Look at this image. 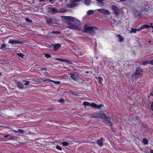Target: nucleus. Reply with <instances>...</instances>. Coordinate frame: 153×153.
<instances>
[{
	"label": "nucleus",
	"instance_id": "obj_1",
	"mask_svg": "<svg viewBox=\"0 0 153 153\" xmlns=\"http://www.w3.org/2000/svg\"><path fill=\"white\" fill-rule=\"evenodd\" d=\"M72 19L73 17L71 16H64L63 20L68 25L67 26L68 28L74 30H78L79 29L78 26L70 23L71 22Z\"/></svg>",
	"mask_w": 153,
	"mask_h": 153
},
{
	"label": "nucleus",
	"instance_id": "obj_2",
	"mask_svg": "<svg viewBox=\"0 0 153 153\" xmlns=\"http://www.w3.org/2000/svg\"><path fill=\"white\" fill-rule=\"evenodd\" d=\"M100 116L101 119L104 123L108 124L109 126H111V127L112 126V123L109 120V118L105 114L102 113Z\"/></svg>",
	"mask_w": 153,
	"mask_h": 153
},
{
	"label": "nucleus",
	"instance_id": "obj_3",
	"mask_svg": "<svg viewBox=\"0 0 153 153\" xmlns=\"http://www.w3.org/2000/svg\"><path fill=\"white\" fill-rule=\"evenodd\" d=\"M143 70L140 67H137L135 72V78L138 79L140 76H142Z\"/></svg>",
	"mask_w": 153,
	"mask_h": 153
},
{
	"label": "nucleus",
	"instance_id": "obj_4",
	"mask_svg": "<svg viewBox=\"0 0 153 153\" xmlns=\"http://www.w3.org/2000/svg\"><path fill=\"white\" fill-rule=\"evenodd\" d=\"M104 105L103 104H101L100 105H97L95 103L92 102L91 103V107L100 110V108L103 106Z\"/></svg>",
	"mask_w": 153,
	"mask_h": 153
},
{
	"label": "nucleus",
	"instance_id": "obj_5",
	"mask_svg": "<svg viewBox=\"0 0 153 153\" xmlns=\"http://www.w3.org/2000/svg\"><path fill=\"white\" fill-rule=\"evenodd\" d=\"M96 29L97 27L95 26H88L86 25H85L84 26V30L85 32Z\"/></svg>",
	"mask_w": 153,
	"mask_h": 153
},
{
	"label": "nucleus",
	"instance_id": "obj_6",
	"mask_svg": "<svg viewBox=\"0 0 153 153\" xmlns=\"http://www.w3.org/2000/svg\"><path fill=\"white\" fill-rule=\"evenodd\" d=\"M8 43L13 44H17L20 45H22L23 42L21 41L14 40L13 39H10L9 40Z\"/></svg>",
	"mask_w": 153,
	"mask_h": 153
},
{
	"label": "nucleus",
	"instance_id": "obj_7",
	"mask_svg": "<svg viewBox=\"0 0 153 153\" xmlns=\"http://www.w3.org/2000/svg\"><path fill=\"white\" fill-rule=\"evenodd\" d=\"M97 11L100 13L105 15H109L110 14V12L108 10L105 9H98L97 10Z\"/></svg>",
	"mask_w": 153,
	"mask_h": 153
},
{
	"label": "nucleus",
	"instance_id": "obj_8",
	"mask_svg": "<svg viewBox=\"0 0 153 153\" xmlns=\"http://www.w3.org/2000/svg\"><path fill=\"white\" fill-rule=\"evenodd\" d=\"M111 8L116 15H118L120 13V9L115 5H112Z\"/></svg>",
	"mask_w": 153,
	"mask_h": 153
},
{
	"label": "nucleus",
	"instance_id": "obj_9",
	"mask_svg": "<svg viewBox=\"0 0 153 153\" xmlns=\"http://www.w3.org/2000/svg\"><path fill=\"white\" fill-rule=\"evenodd\" d=\"M69 75L72 79L75 81H76L79 79V77L78 75H76L74 74L71 73Z\"/></svg>",
	"mask_w": 153,
	"mask_h": 153
},
{
	"label": "nucleus",
	"instance_id": "obj_10",
	"mask_svg": "<svg viewBox=\"0 0 153 153\" xmlns=\"http://www.w3.org/2000/svg\"><path fill=\"white\" fill-rule=\"evenodd\" d=\"M56 60L62 62H66L68 64H73L71 61L68 59H64L60 58H56Z\"/></svg>",
	"mask_w": 153,
	"mask_h": 153
},
{
	"label": "nucleus",
	"instance_id": "obj_11",
	"mask_svg": "<svg viewBox=\"0 0 153 153\" xmlns=\"http://www.w3.org/2000/svg\"><path fill=\"white\" fill-rule=\"evenodd\" d=\"M48 9L49 12L53 14L58 12L57 10L54 7H49L48 8Z\"/></svg>",
	"mask_w": 153,
	"mask_h": 153
},
{
	"label": "nucleus",
	"instance_id": "obj_12",
	"mask_svg": "<svg viewBox=\"0 0 153 153\" xmlns=\"http://www.w3.org/2000/svg\"><path fill=\"white\" fill-rule=\"evenodd\" d=\"M134 14L135 15L137 18H140L142 16V14H141L140 12L137 10H135L134 12Z\"/></svg>",
	"mask_w": 153,
	"mask_h": 153
},
{
	"label": "nucleus",
	"instance_id": "obj_13",
	"mask_svg": "<svg viewBox=\"0 0 153 153\" xmlns=\"http://www.w3.org/2000/svg\"><path fill=\"white\" fill-rule=\"evenodd\" d=\"M11 130L13 131L15 133H19L21 134H24V131L21 129H19L18 130H16L13 129H11Z\"/></svg>",
	"mask_w": 153,
	"mask_h": 153
},
{
	"label": "nucleus",
	"instance_id": "obj_14",
	"mask_svg": "<svg viewBox=\"0 0 153 153\" xmlns=\"http://www.w3.org/2000/svg\"><path fill=\"white\" fill-rule=\"evenodd\" d=\"M103 138L101 137L100 139L98 140L97 142V144L100 146H102L103 145Z\"/></svg>",
	"mask_w": 153,
	"mask_h": 153
},
{
	"label": "nucleus",
	"instance_id": "obj_15",
	"mask_svg": "<svg viewBox=\"0 0 153 153\" xmlns=\"http://www.w3.org/2000/svg\"><path fill=\"white\" fill-rule=\"evenodd\" d=\"M61 47V45L59 44H56L54 45L53 50L54 51H56L57 50L59 49Z\"/></svg>",
	"mask_w": 153,
	"mask_h": 153
},
{
	"label": "nucleus",
	"instance_id": "obj_16",
	"mask_svg": "<svg viewBox=\"0 0 153 153\" xmlns=\"http://www.w3.org/2000/svg\"><path fill=\"white\" fill-rule=\"evenodd\" d=\"M16 85L18 87L21 88H23L24 85L23 83H21L20 82L17 81L16 83Z\"/></svg>",
	"mask_w": 153,
	"mask_h": 153
},
{
	"label": "nucleus",
	"instance_id": "obj_17",
	"mask_svg": "<svg viewBox=\"0 0 153 153\" xmlns=\"http://www.w3.org/2000/svg\"><path fill=\"white\" fill-rule=\"evenodd\" d=\"M131 30L130 31V33H136L137 31H139L141 30V29H140V28H139L138 29L131 28Z\"/></svg>",
	"mask_w": 153,
	"mask_h": 153
},
{
	"label": "nucleus",
	"instance_id": "obj_18",
	"mask_svg": "<svg viewBox=\"0 0 153 153\" xmlns=\"http://www.w3.org/2000/svg\"><path fill=\"white\" fill-rule=\"evenodd\" d=\"M52 19L51 18H48L46 20V22L49 25H51L53 23Z\"/></svg>",
	"mask_w": 153,
	"mask_h": 153
},
{
	"label": "nucleus",
	"instance_id": "obj_19",
	"mask_svg": "<svg viewBox=\"0 0 153 153\" xmlns=\"http://www.w3.org/2000/svg\"><path fill=\"white\" fill-rule=\"evenodd\" d=\"M117 37L119 39V42H120L123 41L124 39L123 37L120 34H117Z\"/></svg>",
	"mask_w": 153,
	"mask_h": 153
},
{
	"label": "nucleus",
	"instance_id": "obj_20",
	"mask_svg": "<svg viewBox=\"0 0 153 153\" xmlns=\"http://www.w3.org/2000/svg\"><path fill=\"white\" fill-rule=\"evenodd\" d=\"M71 22H74V23L76 24H78L79 23V20H78V19H76L75 18H74L73 17V19L72 20Z\"/></svg>",
	"mask_w": 153,
	"mask_h": 153
},
{
	"label": "nucleus",
	"instance_id": "obj_21",
	"mask_svg": "<svg viewBox=\"0 0 153 153\" xmlns=\"http://www.w3.org/2000/svg\"><path fill=\"white\" fill-rule=\"evenodd\" d=\"M150 27V26L149 25H144L142 27H141L140 29H141V30L143 28H149Z\"/></svg>",
	"mask_w": 153,
	"mask_h": 153
},
{
	"label": "nucleus",
	"instance_id": "obj_22",
	"mask_svg": "<svg viewBox=\"0 0 153 153\" xmlns=\"http://www.w3.org/2000/svg\"><path fill=\"white\" fill-rule=\"evenodd\" d=\"M48 80L49 82H51L55 84H59L60 83V82L59 81H55L51 79H49Z\"/></svg>",
	"mask_w": 153,
	"mask_h": 153
},
{
	"label": "nucleus",
	"instance_id": "obj_23",
	"mask_svg": "<svg viewBox=\"0 0 153 153\" xmlns=\"http://www.w3.org/2000/svg\"><path fill=\"white\" fill-rule=\"evenodd\" d=\"M83 105L85 106H89L90 105L91 106V103L89 102H84L83 103Z\"/></svg>",
	"mask_w": 153,
	"mask_h": 153
},
{
	"label": "nucleus",
	"instance_id": "obj_24",
	"mask_svg": "<svg viewBox=\"0 0 153 153\" xmlns=\"http://www.w3.org/2000/svg\"><path fill=\"white\" fill-rule=\"evenodd\" d=\"M98 82L100 84H102V82L103 81V79L100 76H98Z\"/></svg>",
	"mask_w": 153,
	"mask_h": 153
},
{
	"label": "nucleus",
	"instance_id": "obj_25",
	"mask_svg": "<svg viewBox=\"0 0 153 153\" xmlns=\"http://www.w3.org/2000/svg\"><path fill=\"white\" fill-rule=\"evenodd\" d=\"M91 0H85V4L87 5H89L91 3Z\"/></svg>",
	"mask_w": 153,
	"mask_h": 153
},
{
	"label": "nucleus",
	"instance_id": "obj_26",
	"mask_svg": "<svg viewBox=\"0 0 153 153\" xmlns=\"http://www.w3.org/2000/svg\"><path fill=\"white\" fill-rule=\"evenodd\" d=\"M94 13V11L93 10H90L87 12V14L88 15H90Z\"/></svg>",
	"mask_w": 153,
	"mask_h": 153
},
{
	"label": "nucleus",
	"instance_id": "obj_27",
	"mask_svg": "<svg viewBox=\"0 0 153 153\" xmlns=\"http://www.w3.org/2000/svg\"><path fill=\"white\" fill-rule=\"evenodd\" d=\"M143 142L144 144L147 145L148 143V141L146 139L144 138L143 140Z\"/></svg>",
	"mask_w": 153,
	"mask_h": 153
},
{
	"label": "nucleus",
	"instance_id": "obj_28",
	"mask_svg": "<svg viewBox=\"0 0 153 153\" xmlns=\"http://www.w3.org/2000/svg\"><path fill=\"white\" fill-rule=\"evenodd\" d=\"M66 12V9L64 8L60 9H59L58 12L59 13H64Z\"/></svg>",
	"mask_w": 153,
	"mask_h": 153
},
{
	"label": "nucleus",
	"instance_id": "obj_29",
	"mask_svg": "<svg viewBox=\"0 0 153 153\" xmlns=\"http://www.w3.org/2000/svg\"><path fill=\"white\" fill-rule=\"evenodd\" d=\"M10 139H8V140H13L16 139V137L14 136H10Z\"/></svg>",
	"mask_w": 153,
	"mask_h": 153
},
{
	"label": "nucleus",
	"instance_id": "obj_30",
	"mask_svg": "<svg viewBox=\"0 0 153 153\" xmlns=\"http://www.w3.org/2000/svg\"><path fill=\"white\" fill-rule=\"evenodd\" d=\"M44 56L47 58L51 57V55L48 53H44Z\"/></svg>",
	"mask_w": 153,
	"mask_h": 153
},
{
	"label": "nucleus",
	"instance_id": "obj_31",
	"mask_svg": "<svg viewBox=\"0 0 153 153\" xmlns=\"http://www.w3.org/2000/svg\"><path fill=\"white\" fill-rule=\"evenodd\" d=\"M62 144L63 146H67L69 144L68 142L65 141H64L62 142Z\"/></svg>",
	"mask_w": 153,
	"mask_h": 153
},
{
	"label": "nucleus",
	"instance_id": "obj_32",
	"mask_svg": "<svg viewBox=\"0 0 153 153\" xmlns=\"http://www.w3.org/2000/svg\"><path fill=\"white\" fill-rule=\"evenodd\" d=\"M39 68L40 69L39 70L40 71H46L48 70L46 68Z\"/></svg>",
	"mask_w": 153,
	"mask_h": 153
},
{
	"label": "nucleus",
	"instance_id": "obj_33",
	"mask_svg": "<svg viewBox=\"0 0 153 153\" xmlns=\"http://www.w3.org/2000/svg\"><path fill=\"white\" fill-rule=\"evenodd\" d=\"M142 125L144 127L146 128H148V126L147 125V124L146 123L143 122L142 123Z\"/></svg>",
	"mask_w": 153,
	"mask_h": 153
},
{
	"label": "nucleus",
	"instance_id": "obj_34",
	"mask_svg": "<svg viewBox=\"0 0 153 153\" xmlns=\"http://www.w3.org/2000/svg\"><path fill=\"white\" fill-rule=\"evenodd\" d=\"M17 54L18 56L22 57V58H23L24 57V55L22 53H17Z\"/></svg>",
	"mask_w": 153,
	"mask_h": 153
},
{
	"label": "nucleus",
	"instance_id": "obj_35",
	"mask_svg": "<svg viewBox=\"0 0 153 153\" xmlns=\"http://www.w3.org/2000/svg\"><path fill=\"white\" fill-rule=\"evenodd\" d=\"M25 20L27 22L29 23H31L32 22V20H31L29 19L28 18H26L25 19Z\"/></svg>",
	"mask_w": 153,
	"mask_h": 153
},
{
	"label": "nucleus",
	"instance_id": "obj_36",
	"mask_svg": "<svg viewBox=\"0 0 153 153\" xmlns=\"http://www.w3.org/2000/svg\"><path fill=\"white\" fill-rule=\"evenodd\" d=\"M6 44L5 43H4V44H2L1 45V46L0 48V49H2L3 48H5V47H6Z\"/></svg>",
	"mask_w": 153,
	"mask_h": 153
},
{
	"label": "nucleus",
	"instance_id": "obj_37",
	"mask_svg": "<svg viewBox=\"0 0 153 153\" xmlns=\"http://www.w3.org/2000/svg\"><path fill=\"white\" fill-rule=\"evenodd\" d=\"M56 148L57 149L59 150L60 151H61L62 150V149L61 148V147L58 145H57L56 146Z\"/></svg>",
	"mask_w": 153,
	"mask_h": 153
},
{
	"label": "nucleus",
	"instance_id": "obj_38",
	"mask_svg": "<svg viewBox=\"0 0 153 153\" xmlns=\"http://www.w3.org/2000/svg\"><path fill=\"white\" fill-rule=\"evenodd\" d=\"M51 33L53 34H59L60 32L58 31H52L51 32Z\"/></svg>",
	"mask_w": 153,
	"mask_h": 153
},
{
	"label": "nucleus",
	"instance_id": "obj_39",
	"mask_svg": "<svg viewBox=\"0 0 153 153\" xmlns=\"http://www.w3.org/2000/svg\"><path fill=\"white\" fill-rule=\"evenodd\" d=\"M148 63V61H144L142 62V64L143 65H146Z\"/></svg>",
	"mask_w": 153,
	"mask_h": 153
},
{
	"label": "nucleus",
	"instance_id": "obj_40",
	"mask_svg": "<svg viewBox=\"0 0 153 153\" xmlns=\"http://www.w3.org/2000/svg\"><path fill=\"white\" fill-rule=\"evenodd\" d=\"M24 82H25V83L24 84L25 85H28L29 83L30 82L29 81L27 80H24Z\"/></svg>",
	"mask_w": 153,
	"mask_h": 153
},
{
	"label": "nucleus",
	"instance_id": "obj_41",
	"mask_svg": "<svg viewBox=\"0 0 153 153\" xmlns=\"http://www.w3.org/2000/svg\"><path fill=\"white\" fill-rule=\"evenodd\" d=\"M136 119L137 120V121L138 122H139L140 123L141 122V120L138 117H137L136 118Z\"/></svg>",
	"mask_w": 153,
	"mask_h": 153
},
{
	"label": "nucleus",
	"instance_id": "obj_42",
	"mask_svg": "<svg viewBox=\"0 0 153 153\" xmlns=\"http://www.w3.org/2000/svg\"><path fill=\"white\" fill-rule=\"evenodd\" d=\"M151 110L153 111V102H152L151 105Z\"/></svg>",
	"mask_w": 153,
	"mask_h": 153
},
{
	"label": "nucleus",
	"instance_id": "obj_43",
	"mask_svg": "<svg viewBox=\"0 0 153 153\" xmlns=\"http://www.w3.org/2000/svg\"><path fill=\"white\" fill-rule=\"evenodd\" d=\"M49 1L50 3L53 4L54 3V1L53 0H49Z\"/></svg>",
	"mask_w": 153,
	"mask_h": 153
},
{
	"label": "nucleus",
	"instance_id": "obj_44",
	"mask_svg": "<svg viewBox=\"0 0 153 153\" xmlns=\"http://www.w3.org/2000/svg\"><path fill=\"white\" fill-rule=\"evenodd\" d=\"M59 102L62 103L64 102V100L62 98L60 99L59 100Z\"/></svg>",
	"mask_w": 153,
	"mask_h": 153
},
{
	"label": "nucleus",
	"instance_id": "obj_45",
	"mask_svg": "<svg viewBox=\"0 0 153 153\" xmlns=\"http://www.w3.org/2000/svg\"><path fill=\"white\" fill-rule=\"evenodd\" d=\"M149 64L152 65H153V59L150 61Z\"/></svg>",
	"mask_w": 153,
	"mask_h": 153
},
{
	"label": "nucleus",
	"instance_id": "obj_46",
	"mask_svg": "<svg viewBox=\"0 0 153 153\" xmlns=\"http://www.w3.org/2000/svg\"><path fill=\"white\" fill-rule=\"evenodd\" d=\"M9 136H10V135L9 134H7V135L4 136V138H6L8 137H9Z\"/></svg>",
	"mask_w": 153,
	"mask_h": 153
},
{
	"label": "nucleus",
	"instance_id": "obj_47",
	"mask_svg": "<svg viewBox=\"0 0 153 153\" xmlns=\"http://www.w3.org/2000/svg\"><path fill=\"white\" fill-rule=\"evenodd\" d=\"M72 95H74V96H77L78 95L76 94L74 92H72Z\"/></svg>",
	"mask_w": 153,
	"mask_h": 153
},
{
	"label": "nucleus",
	"instance_id": "obj_48",
	"mask_svg": "<svg viewBox=\"0 0 153 153\" xmlns=\"http://www.w3.org/2000/svg\"><path fill=\"white\" fill-rule=\"evenodd\" d=\"M49 79H42V81L43 82H45L47 80H48V81H49L48 80Z\"/></svg>",
	"mask_w": 153,
	"mask_h": 153
},
{
	"label": "nucleus",
	"instance_id": "obj_49",
	"mask_svg": "<svg viewBox=\"0 0 153 153\" xmlns=\"http://www.w3.org/2000/svg\"><path fill=\"white\" fill-rule=\"evenodd\" d=\"M104 0H97V1L99 2H102Z\"/></svg>",
	"mask_w": 153,
	"mask_h": 153
},
{
	"label": "nucleus",
	"instance_id": "obj_50",
	"mask_svg": "<svg viewBox=\"0 0 153 153\" xmlns=\"http://www.w3.org/2000/svg\"><path fill=\"white\" fill-rule=\"evenodd\" d=\"M4 127L6 128H7L8 129H10V127L8 126H4Z\"/></svg>",
	"mask_w": 153,
	"mask_h": 153
},
{
	"label": "nucleus",
	"instance_id": "obj_51",
	"mask_svg": "<svg viewBox=\"0 0 153 153\" xmlns=\"http://www.w3.org/2000/svg\"><path fill=\"white\" fill-rule=\"evenodd\" d=\"M46 0H39V2H41L43 1H45Z\"/></svg>",
	"mask_w": 153,
	"mask_h": 153
},
{
	"label": "nucleus",
	"instance_id": "obj_52",
	"mask_svg": "<svg viewBox=\"0 0 153 153\" xmlns=\"http://www.w3.org/2000/svg\"><path fill=\"white\" fill-rule=\"evenodd\" d=\"M150 152H151V153H153V150H150Z\"/></svg>",
	"mask_w": 153,
	"mask_h": 153
},
{
	"label": "nucleus",
	"instance_id": "obj_53",
	"mask_svg": "<svg viewBox=\"0 0 153 153\" xmlns=\"http://www.w3.org/2000/svg\"><path fill=\"white\" fill-rule=\"evenodd\" d=\"M95 78H96L97 79H98V76H95Z\"/></svg>",
	"mask_w": 153,
	"mask_h": 153
},
{
	"label": "nucleus",
	"instance_id": "obj_54",
	"mask_svg": "<svg viewBox=\"0 0 153 153\" xmlns=\"http://www.w3.org/2000/svg\"><path fill=\"white\" fill-rule=\"evenodd\" d=\"M89 73V72L88 71H86L85 72V73L86 74H88Z\"/></svg>",
	"mask_w": 153,
	"mask_h": 153
},
{
	"label": "nucleus",
	"instance_id": "obj_55",
	"mask_svg": "<svg viewBox=\"0 0 153 153\" xmlns=\"http://www.w3.org/2000/svg\"><path fill=\"white\" fill-rule=\"evenodd\" d=\"M47 111H50V109H51V108H47Z\"/></svg>",
	"mask_w": 153,
	"mask_h": 153
},
{
	"label": "nucleus",
	"instance_id": "obj_56",
	"mask_svg": "<svg viewBox=\"0 0 153 153\" xmlns=\"http://www.w3.org/2000/svg\"><path fill=\"white\" fill-rule=\"evenodd\" d=\"M152 23H151L150 24V27H151V26H152Z\"/></svg>",
	"mask_w": 153,
	"mask_h": 153
},
{
	"label": "nucleus",
	"instance_id": "obj_57",
	"mask_svg": "<svg viewBox=\"0 0 153 153\" xmlns=\"http://www.w3.org/2000/svg\"><path fill=\"white\" fill-rule=\"evenodd\" d=\"M2 75V73L1 72H0V76H1Z\"/></svg>",
	"mask_w": 153,
	"mask_h": 153
},
{
	"label": "nucleus",
	"instance_id": "obj_58",
	"mask_svg": "<svg viewBox=\"0 0 153 153\" xmlns=\"http://www.w3.org/2000/svg\"><path fill=\"white\" fill-rule=\"evenodd\" d=\"M148 42H149V43H151V41H149Z\"/></svg>",
	"mask_w": 153,
	"mask_h": 153
},
{
	"label": "nucleus",
	"instance_id": "obj_59",
	"mask_svg": "<svg viewBox=\"0 0 153 153\" xmlns=\"http://www.w3.org/2000/svg\"><path fill=\"white\" fill-rule=\"evenodd\" d=\"M151 27L153 28V30L152 32H153V26H151Z\"/></svg>",
	"mask_w": 153,
	"mask_h": 153
},
{
	"label": "nucleus",
	"instance_id": "obj_60",
	"mask_svg": "<svg viewBox=\"0 0 153 153\" xmlns=\"http://www.w3.org/2000/svg\"><path fill=\"white\" fill-rule=\"evenodd\" d=\"M150 94H151V95H152V96H153V94L152 93H150Z\"/></svg>",
	"mask_w": 153,
	"mask_h": 153
},
{
	"label": "nucleus",
	"instance_id": "obj_61",
	"mask_svg": "<svg viewBox=\"0 0 153 153\" xmlns=\"http://www.w3.org/2000/svg\"><path fill=\"white\" fill-rule=\"evenodd\" d=\"M121 1H124V0H120Z\"/></svg>",
	"mask_w": 153,
	"mask_h": 153
},
{
	"label": "nucleus",
	"instance_id": "obj_62",
	"mask_svg": "<svg viewBox=\"0 0 153 153\" xmlns=\"http://www.w3.org/2000/svg\"><path fill=\"white\" fill-rule=\"evenodd\" d=\"M102 4H103V2H102Z\"/></svg>",
	"mask_w": 153,
	"mask_h": 153
},
{
	"label": "nucleus",
	"instance_id": "obj_63",
	"mask_svg": "<svg viewBox=\"0 0 153 153\" xmlns=\"http://www.w3.org/2000/svg\"><path fill=\"white\" fill-rule=\"evenodd\" d=\"M67 0H65V1H67Z\"/></svg>",
	"mask_w": 153,
	"mask_h": 153
}]
</instances>
